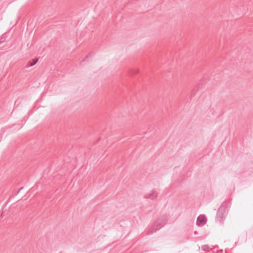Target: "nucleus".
I'll use <instances>...</instances> for the list:
<instances>
[{
  "mask_svg": "<svg viewBox=\"0 0 253 253\" xmlns=\"http://www.w3.org/2000/svg\"><path fill=\"white\" fill-rule=\"evenodd\" d=\"M38 61V59H34L32 61H30L28 62V65L27 67H32L35 65Z\"/></svg>",
  "mask_w": 253,
  "mask_h": 253,
  "instance_id": "obj_1",
  "label": "nucleus"
},
{
  "mask_svg": "<svg viewBox=\"0 0 253 253\" xmlns=\"http://www.w3.org/2000/svg\"><path fill=\"white\" fill-rule=\"evenodd\" d=\"M89 56H90V55H87L86 56V58H88V57H89Z\"/></svg>",
  "mask_w": 253,
  "mask_h": 253,
  "instance_id": "obj_4",
  "label": "nucleus"
},
{
  "mask_svg": "<svg viewBox=\"0 0 253 253\" xmlns=\"http://www.w3.org/2000/svg\"><path fill=\"white\" fill-rule=\"evenodd\" d=\"M23 188V187H21L20 188H19V190H18L17 191V192L15 193V195H17V194L19 193V192H20L21 190H22V189Z\"/></svg>",
  "mask_w": 253,
  "mask_h": 253,
  "instance_id": "obj_3",
  "label": "nucleus"
},
{
  "mask_svg": "<svg viewBox=\"0 0 253 253\" xmlns=\"http://www.w3.org/2000/svg\"><path fill=\"white\" fill-rule=\"evenodd\" d=\"M206 221V218L203 216H200L198 217L197 219V222L198 223H205Z\"/></svg>",
  "mask_w": 253,
  "mask_h": 253,
  "instance_id": "obj_2",
  "label": "nucleus"
}]
</instances>
